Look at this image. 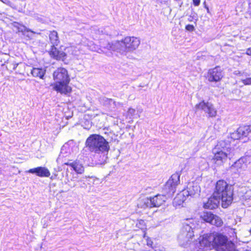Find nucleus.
<instances>
[{
    "label": "nucleus",
    "instance_id": "nucleus-8",
    "mask_svg": "<svg viewBox=\"0 0 251 251\" xmlns=\"http://www.w3.org/2000/svg\"><path fill=\"white\" fill-rule=\"evenodd\" d=\"M200 219L204 223H208L217 227H221L224 224L221 217L209 211H203L200 216Z\"/></svg>",
    "mask_w": 251,
    "mask_h": 251
},
{
    "label": "nucleus",
    "instance_id": "nucleus-13",
    "mask_svg": "<svg viewBox=\"0 0 251 251\" xmlns=\"http://www.w3.org/2000/svg\"><path fill=\"white\" fill-rule=\"evenodd\" d=\"M53 77L56 82L70 80L67 70L62 67L58 68L53 73Z\"/></svg>",
    "mask_w": 251,
    "mask_h": 251
},
{
    "label": "nucleus",
    "instance_id": "nucleus-27",
    "mask_svg": "<svg viewBox=\"0 0 251 251\" xmlns=\"http://www.w3.org/2000/svg\"><path fill=\"white\" fill-rule=\"evenodd\" d=\"M185 29L189 31H193L195 30V27L192 25L188 24L185 26Z\"/></svg>",
    "mask_w": 251,
    "mask_h": 251
},
{
    "label": "nucleus",
    "instance_id": "nucleus-28",
    "mask_svg": "<svg viewBox=\"0 0 251 251\" xmlns=\"http://www.w3.org/2000/svg\"><path fill=\"white\" fill-rule=\"evenodd\" d=\"M146 242H147V245L148 246L152 248L153 242L151 238L147 237L146 239Z\"/></svg>",
    "mask_w": 251,
    "mask_h": 251
},
{
    "label": "nucleus",
    "instance_id": "nucleus-17",
    "mask_svg": "<svg viewBox=\"0 0 251 251\" xmlns=\"http://www.w3.org/2000/svg\"><path fill=\"white\" fill-rule=\"evenodd\" d=\"M64 165L71 167L73 170L77 174H81L84 171V167L82 165L79 164L76 161H75L72 163L65 162Z\"/></svg>",
    "mask_w": 251,
    "mask_h": 251
},
{
    "label": "nucleus",
    "instance_id": "nucleus-12",
    "mask_svg": "<svg viewBox=\"0 0 251 251\" xmlns=\"http://www.w3.org/2000/svg\"><path fill=\"white\" fill-rule=\"evenodd\" d=\"M213 239V248H215L217 251H219L228 240L226 235L220 232H214Z\"/></svg>",
    "mask_w": 251,
    "mask_h": 251
},
{
    "label": "nucleus",
    "instance_id": "nucleus-3",
    "mask_svg": "<svg viewBox=\"0 0 251 251\" xmlns=\"http://www.w3.org/2000/svg\"><path fill=\"white\" fill-rule=\"evenodd\" d=\"M85 146L90 151L98 153L108 152L110 149L108 142L103 136L97 134H91L87 138Z\"/></svg>",
    "mask_w": 251,
    "mask_h": 251
},
{
    "label": "nucleus",
    "instance_id": "nucleus-1",
    "mask_svg": "<svg viewBox=\"0 0 251 251\" xmlns=\"http://www.w3.org/2000/svg\"><path fill=\"white\" fill-rule=\"evenodd\" d=\"M221 200V206L226 208L232 203L233 200V188L224 179L218 180L213 192Z\"/></svg>",
    "mask_w": 251,
    "mask_h": 251
},
{
    "label": "nucleus",
    "instance_id": "nucleus-20",
    "mask_svg": "<svg viewBox=\"0 0 251 251\" xmlns=\"http://www.w3.org/2000/svg\"><path fill=\"white\" fill-rule=\"evenodd\" d=\"M49 36L50 41L52 45L57 46L59 43V40L57 31L55 30L50 31Z\"/></svg>",
    "mask_w": 251,
    "mask_h": 251
},
{
    "label": "nucleus",
    "instance_id": "nucleus-5",
    "mask_svg": "<svg viewBox=\"0 0 251 251\" xmlns=\"http://www.w3.org/2000/svg\"><path fill=\"white\" fill-rule=\"evenodd\" d=\"M181 173L176 172L173 174L165 182L162 191L168 197H172L176 192L177 186L180 184Z\"/></svg>",
    "mask_w": 251,
    "mask_h": 251
},
{
    "label": "nucleus",
    "instance_id": "nucleus-11",
    "mask_svg": "<svg viewBox=\"0 0 251 251\" xmlns=\"http://www.w3.org/2000/svg\"><path fill=\"white\" fill-rule=\"evenodd\" d=\"M70 81V79L67 80L66 81L56 82L53 84H51V85H53V89L57 92L67 94L70 93L72 91V87L69 85Z\"/></svg>",
    "mask_w": 251,
    "mask_h": 251
},
{
    "label": "nucleus",
    "instance_id": "nucleus-15",
    "mask_svg": "<svg viewBox=\"0 0 251 251\" xmlns=\"http://www.w3.org/2000/svg\"><path fill=\"white\" fill-rule=\"evenodd\" d=\"M214 232L204 234L200 240V244L206 247L213 248Z\"/></svg>",
    "mask_w": 251,
    "mask_h": 251
},
{
    "label": "nucleus",
    "instance_id": "nucleus-21",
    "mask_svg": "<svg viewBox=\"0 0 251 251\" xmlns=\"http://www.w3.org/2000/svg\"><path fill=\"white\" fill-rule=\"evenodd\" d=\"M31 74L34 77L43 78L45 74V70L42 68H34L31 71Z\"/></svg>",
    "mask_w": 251,
    "mask_h": 251
},
{
    "label": "nucleus",
    "instance_id": "nucleus-22",
    "mask_svg": "<svg viewBox=\"0 0 251 251\" xmlns=\"http://www.w3.org/2000/svg\"><path fill=\"white\" fill-rule=\"evenodd\" d=\"M233 166L237 171H239L246 168L247 164L244 159L240 158L234 163Z\"/></svg>",
    "mask_w": 251,
    "mask_h": 251
},
{
    "label": "nucleus",
    "instance_id": "nucleus-10",
    "mask_svg": "<svg viewBox=\"0 0 251 251\" xmlns=\"http://www.w3.org/2000/svg\"><path fill=\"white\" fill-rule=\"evenodd\" d=\"M196 111L203 110L208 118H215L217 115V110L214 105L208 101L202 100L195 105Z\"/></svg>",
    "mask_w": 251,
    "mask_h": 251
},
{
    "label": "nucleus",
    "instance_id": "nucleus-6",
    "mask_svg": "<svg viewBox=\"0 0 251 251\" xmlns=\"http://www.w3.org/2000/svg\"><path fill=\"white\" fill-rule=\"evenodd\" d=\"M56 46L51 45L49 51V54L50 56L57 61H61L64 62L65 63V61L67 57V53L72 55H74L73 48L65 47L63 48L62 46H60L57 48Z\"/></svg>",
    "mask_w": 251,
    "mask_h": 251
},
{
    "label": "nucleus",
    "instance_id": "nucleus-2",
    "mask_svg": "<svg viewBox=\"0 0 251 251\" xmlns=\"http://www.w3.org/2000/svg\"><path fill=\"white\" fill-rule=\"evenodd\" d=\"M140 44V39L134 36H126L121 41L117 40L110 45L113 51L119 52L132 51L136 49Z\"/></svg>",
    "mask_w": 251,
    "mask_h": 251
},
{
    "label": "nucleus",
    "instance_id": "nucleus-14",
    "mask_svg": "<svg viewBox=\"0 0 251 251\" xmlns=\"http://www.w3.org/2000/svg\"><path fill=\"white\" fill-rule=\"evenodd\" d=\"M216 195H213L210 196L207 200V201L203 203V207L204 209H207L210 210H214L218 208L219 204V200Z\"/></svg>",
    "mask_w": 251,
    "mask_h": 251
},
{
    "label": "nucleus",
    "instance_id": "nucleus-23",
    "mask_svg": "<svg viewBox=\"0 0 251 251\" xmlns=\"http://www.w3.org/2000/svg\"><path fill=\"white\" fill-rule=\"evenodd\" d=\"M186 198L184 194L180 193L177 194L176 197L175 198L174 201L176 203V204L180 205L184 202Z\"/></svg>",
    "mask_w": 251,
    "mask_h": 251
},
{
    "label": "nucleus",
    "instance_id": "nucleus-7",
    "mask_svg": "<svg viewBox=\"0 0 251 251\" xmlns=\"http://www.w3.org/2000/svg\"><path fill=\"white\" fill-rule=\"evenodd\" d=\"M167 196L164 193L162 195L157 194L152 197H147L143 200L142 207L143 208L159 207L165 203Z\"/></svg>",
    "mask_w": 251,
    "mask_h": 251
},
{
    "label": "nucleus",
    "instance_id": "nucleus-32",
    "mask_svg": "<svg viewBox=\"0 0 251 251\" xmlns=\"http://www.w3.org/2000/svg\"><path fill=\"white\" fill-rule=\"evenodd\" d=\"M93 177L95 178V177H94V176H85L84 177V178H86V179H87L88 178H93Z\"/></svg>",
    "mask_w": 251,
    "mask_h": 251
},
{
    "label": "nucleus",
    "instance_id": "nucleus-18",
    "mask_svg": "<svg viewBox=\"0 0 251 251\" xmlns=\"http://www.w3.org/2000/svg\"><path fill=\"white\" fill-rule=\"evenodd\" d=\"M182 235L186 241H189L190 239H192L194 236V231L192 228L189 226L185 227L183 229Z\"/></svg>",
    "mask_w": 251,
    "mask_h": 251
},
{
    "label": "nucleus",
    "instance_id": "nucleus-31",
    "mask_svg": "<svg viewBox=\"0 0 251 251\" xmlns=\"http://www.w3.org/2000/svg\"><path fill=\"white\" fill-rule=\"evenodd\" d=\"M246 54L249 56H251V48H249L247 49Z\"/></svg>",
    "mask_w": 251,
    "mask_h": 251
},
{
    "label": "nucleus",
    "instance_id": "nucleus-16",
    "mask_svg": "<svg viewBox=\"0 0 251 251\" xmlns=\"http://www.w3.org/2000/svg\"><path fill=\"white\" fill-rule=\"evenodd\" d=\"M28 172L31 174H35L37 176L41 177H48L50 175V173L49 169L45 167H37L30 169Z\"/></svg>",
    "mask_w": 251,
    "mask_h": 251
},
{
    "label": "nucleus",
    "instance_id": "nucleus-29",
    "mask_svg": "<svg viewBox=\"0 0 251 251\" xmlns=\"http://www.w3.org/2000/svg\"><path fill=\"white\" fill-rule=\"evenodd\" d=\"M201 0H193V3L194 6H197L200 5Z\"/></svg>",
    "mask_w": 251,
    "mask_h": 251
},
{
    "label": "nucleus",
    "instance_id": "nucleus-33",
    "mask_svg": "<svg viewBox=\"0 0 251 251\" xmlns=\"http://www.w3.org/2000/svg\"><path fill=\"white\" fill-rule=\"evenodd\" d=\"M249 232L250 235H251V227L250 228V230H249Z\"/></svg>",
    "mask_w": 251,
    "mask_h": 251
},
{
    "label": "nucleus",
    "instance_id": "nucleus-24",
    "mask_svg": "<svg viewBox=\"0 0 251 251\" xmlns=\"http://www.w3.org/2000/svg\"><path fill=\"white\" fill-rule=\"evenodd\" d=\"M136 226L138 228L144 230V234L143 237H145L146 234L145 232V230L146 229V225L145 221L141 219L138 220L136 224Z\"/></svg>",
    "mask_w": 251,
    "mask_h": 251
},
{
    "label": "nucleus",
    "instance_id": "nucleus-25",
    "mask_svg": "<svg viewBox=\"0 0 251 251\" xmlns=\"http://www.w3.org/2000/svg\"><path fill=\"white\" fill-rule=\"evenodd\" d=\"M224 228L226 230H227L228 232H230L231 235H228L230 238L236 237V232L235 231V229L229 226H225Z\"/></svg>",
    "mask_w": 251,
    "mask_h": 251
},
{
    "label": "nucleus",
    "instance_id": "nucleus-26",
    "mask_svg": "<svg viewBox=\"0 0 251 251\" xmlns=\"http://www.w3.org/2000/svg\"><path fill=\"white\" fill-rule=\"evenodd\" d=\"M242 82L245 85H251V77H247L242 79Z\"/></svg>",
    "mask_w": 251,
    "mask_h": 251
},
{
    "label": "nucleus",
    "instance_id": "nucleus-19",
    "mask_svg": "<svg viewBox=\"0 0 251 251\" xmlns=\"http://www.w3.org/2000/svg\"><path fill=\"white\" fill-rule=\"evenodd\" d=\"M219 251H237L236 249V245L231 241L227 240V242L223 245Z\"/></svg>",
    "mask_w": 251,
    "mask_h": 251
},
{
    "label": "nucleus",
    "instance_id": "nucleus-4",
    "mask_svg": "<svg viewBox=\"0 0 251 251\" xmlns=\"http://www.w3.org/2000/svg\"><path fill=\"white\" fill-rule=\"evenodd\" d=\"M227 145L225 141H222L215 146L214 149L217 150L213 152L212 158L215 164L221 165L226 161L231 151V148L227 147Z\"/></svg>",
    "mask_w": 251,
    "mask_h": 251
},
{
    "label": "nucleus",
    "instance_id": "nucleus-30",
    "mask_svg": "<svg viewBox=\"0 0 251 251\" xmlns=\"http://www.w3.org/2000/svg\"><path fill=\"white\" fill-rule=\"evenodd\" d=\"M1 1H2L3 3L8 5H10L11 4V2L10 0H0Z\"/></svg>",
    "mask_w": 251,
    "mask_h": 251
},
{
    "label": "nucleus",
    "instance_id": "nucleus-9",
    "mask_svg": "<svg viewBox=\"0 0 251 251\" xmlns=\"http://www.w3.org/2000/svg\"><path fill=\"white\" fill-rule=\"evenodd\" d=\"M223 77V70L219 66L209 69L204 75V78L209 82H219L222 80Z\"/></svg>",
    "mask_w": 251,
    "mask_h": 251
}]
</instances>
